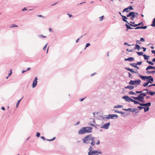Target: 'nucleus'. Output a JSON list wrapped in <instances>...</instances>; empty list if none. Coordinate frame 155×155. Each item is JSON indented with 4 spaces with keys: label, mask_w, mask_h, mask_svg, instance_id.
I'll use <instances>...</instances> for the list:
<instances>
[{
    "label": "nucleus",
    "mask_w": 155,
    "mask_h": 155,
    "mask_svg": "<svg viewBox=\"0 0 155 155\" xmlns=\"http://www.w3.org/2000/svg\"><path fill=\"white\" fill-rule=\"evenodd\" d=\"M94 137L91 136V134L87 136L84 138L82 140L83 143L86 144H91L92 146H94L95 144Z\"/></svg>",
    "instance_id": "f257e3e1"
},
{
    "label": "nucleus",
    "mask_w": 155,
    "mask_h": 155,
    "mask_svg": "<svg viewBox=\"0 0 155 155\" xmlns=\"http://www.w3.org/2000/svg\"><path fill=\"white\" fill-rule=\"evenodd\" d=\"M92 128L91 127H82L78 131L79 135L84 134L86 133H91L92 132Z\"/></svg>",
    "instance_id": "f03ea898"
},
{
    "label": "nucleus",
    "mask_w": 155,
    "mask_h": 155,
    "mask_svg": "<svg viewBox=\"0 0 155 155\" xmlns=\"http://www.w3.org/2000/svg\"><path fill=\"white\" fill-rule=\"evenodd\" d=\"M91 145L89 146L88 149L89 150L88 153V155H98L99 154H101L102 152L98 150H93V148Z\"/></svg>",
    "instance_id": "7ed1b4c3"
},
{
    "label": "nucleus",
    "mask_w": 155,
    "mask_h": 155,
    "mask_svg": "<svg viewBox=\"0 0 155 155\" xmlns=\"http://www.w3.org/2000/svg\"><path fill=\"white\" fill-rule=\"evenodd\" d=\"M101 117L103 120H105L106 119H117L118 117V116L117 114H109L107 116L105 115L104 116H102Z\"/></svg>",
    "instance_id": "20e7f679"
},
{
    "label": "nucleus",
    "mask_w": 155,
    "mask_h": 155,
    "mask_svg": "<svg viewBox=\"0 0 155 155\" xmlns=\"http://www.w3.org/2000/svg\"><path fill=\"white\" fill-rule=\"evenodd\" d=\"M141 83V81L140 79L136 80L134 81L130 80L129 82V84L131 85H138Z\"/></svg>",
    "instance_id": "39448f33"
},
{
    "label": "nucleus",
    "mask_w": 155,
    "mask_h": 155,
    "mask_svg": "<svg viewBox=\"0 0 155 155\" xmlns=\"http://www.w3.org/2000/svg\"><path fill=\"white\" fill-rule=\"evenodd\" d=\"M131 97L134 99L138 100L140 102H142L143 103L145 102L144 101V97L140 94L138 95V96L137 97L131 96Z\"/></svg>",
    "instance_id": "423d86ee"
},
{
    "label": "nucleus",
    "mask_w": 155,
    "mask_h": 155,
    "mask_svg": "<svg viewBox=\"0 0 155 155\" xmlns=\"http://www.w3.org/2000/svg\"><path fill=\"white\" fill-rule=\"evenodd\" d=\"M127 17H130V19L134 21L135 17V15L134 14V12H130L127 15Z\"/></svg>",
    "instance_id": "0eeeda50"
},
{
    "label": "nucleus",
    "mask_w": 155,
    "mask_h": 155,
    "mask_svg": "<svg viewBox=\"0 0 155 155\" xmlns=\"http://www.w3.org/2000/svg\"><path fill=\"white\" fill-rule=\"evenodd\" d=\"M122 98L124 99L126 101L128 102H132L133 100L127 96H124Z\"/></svg>",
    "instance_id": "6e6552de"
},
{
    "label": "nucleus",
    "mask_w": 155,
    "mask_h": 155,
    "mask_svg": "<svg viewBox=\"0 0 155 155\" xmlns=\"http://www.w3.org/2000/svg\"><path fill=\"white\" fill-rule=\"evenodd\" d=\"M110 125V123L108 122L107 123L104 124L101 128H104L105 129H107L109 128V126Z\"/></svg>",
    "instance_id": "1a4fd4ad"
},
{
    "label": "nucleus",
    "mask_w": 155,
    "mask_h": 155,
    "mask_svg": "<svg viewBox=\"0 0 155 155\" xmlns=\"http://www.w3.org/2000/svg\"><path fill=\"white\" fill-rule=\"evenodd\" d=\"M123 110L126 111H129L131 112H135V110H138L137 109H134V108H129L128 109H124L123 108Z\"/></svg>",
    "instance_id": "9d476101"
},
{
    "label": "nucleus",
    "mask_w": 155,
    "mask_h": 155,
    "mask_svg": "<svg viewBox=\"0 0 155 155\" xmlns=\"http://www.w3.org/2000/svg\"><path fill=\"white\" fill-rule=\"evenodd\" d=\"M121 16L122 17V20L123 21L127 22L128 24H129V23H128L127 20H126V19H127V16L123 15H121Z\"/></svg>",
    "instance_id": "9b49d317"
},
{
    "label": "nucleus",
    "mask_w": 155,
    "mask_h": 155,
    "mask_svg": "<svg viewBox=\"0 0 155 155\" xmlns=\"http://www.w3.org/2000/svg\"><path fill=\"white\" fill-rule=\"evenodd\" d=\"M124 60L125 61H134V57H129L127 58H125Z\"/></svg>",
    "instance_id": "f8f14e48"
},
{
    "label": "nucleus",
    "mask_w": 155,
    "mask_h": 155,
    "mask_svg": "<svg viewBox=\"0 0 155 155\" xmlns=\"http://www.w3.org/2000/svg\"><path fill=\"white\" fill-rule=\"evenodd\" d=\"M134 86L132 85H128L126 87H125L124 88L125 89H128L130 90H132L134 89Z\"/></svg>",
    "instance_id": "ddd939ff"
},
{
    "label": "nucleus",
    "mask_w": 155,
    "mask_h": 155,
    "mask_svg": "<svg viewBox=\"0 0 155 155\" xmlns=\"http://www.w3.org/2000/svg\"><path fill=\"white\" fill-rule=\"evenodd\" d=\"M41 138L44 140H46L48 141H52L54 140L55 139L56 137H54L52 139H45V138L43 136H41L40 137Z\"/></svg>",
    "instance_id": "4468645a"
},
{
    "label": "nucleus",
    "mask_w": 155,
    "mask_h": 155,
    "mask_svg": "<svg viewBox=\"0 0 155 155\" xmlns=\"http://www.w3.org/2000/svg\"><path fill=\"white\" fill-rule=\"evenodd\" d=\"M147 28V26H138V27H136V28H134V29H141V28L145 29Z\"/></svg>",
    "instance_id": "2eb2a0df"
},
{
    "label": "nucleus",
    "mask_w": 155,
    "mask_h": 155,
    "mask_svg": "<svg viewBox=\"0 0 155 155\" xmlns=\"http://www.w3.org/2000/svg\"><path fill=\"white\" fill-rule=\"evenodd\" d=\"M151 103L150 102H148L147 103H146L145 104H141V106H144V107H149L151 105Z\"/></svg>",
    "instance_id": "dca6fc26"
},
{
    "label": "nucleus",
    "mask_w": 155,
    "mask_h": 155,
    "mask_svg": "<svg viewBox=\"0 0 155 155\" xmlns=\"http://www.w3.org/2000/svg\"><path fill=\"white\" fill-rule=\"evenodd\" d=\"M134 48V49H137L138 51H139L140 50V49H141V48H140V45H137V44H136L135 45V47Z\"/></svg>",
    "instance_id": "f3484780"
},
{
    "label": "nucleus",
    "mask_w": 155,
    "mask_h": 155,
    "mask_svg": "<svg viewBox=\"0 0 155 155\" xmlns=\"http://www.w3.org/2000/svg\"><path fill=\"white\" fill-rule=\"evenodd\" d=\"M132 102H133L135 104H139L141 106V104H142V103H140L139 101L134 100H133Z\"/></svg>",
    "instance_id": "a211bd4d"
},
{
    "label": "nucleus",
    "mask_w": 155,
    "mask_h": 155,
    "mask_svg": "<svg viewBox=\"0 0 155 155\" xmlns=\"http://www.w3.org/2000/svg\"><path fill=\"white\" fill-rule=\"evenodd\" d=\"M125 26H126L127 29L126 30V31H127L128 29H134V28H133L132 27H131L130 25H128L127 24H126L125 25Z\"/></svg>",
    "instance_id": "6ab92c4d"
},
{
    "label": "nucleus",
    "mask_w": 155,
    "mask_h": 155,
    "mask_svg": "<svg viewBox=\"0 0 155 155\" xmlns=\"http://www.w3.org/2000/svg\"><path fill=\"white\" fill-rule=\"evenodd\" d=\"M139 77L140 78L144 80H145L146 79H147V76H143L141 75H139Z\"/></svg>",
    "instance_id": "aec40b11"
},
{
    "label": "nucleus",
    "mask_w": 155,
    "mask_h": 155,
    "mask_svg": "<svg viewBox=\"0 0 155 155\" xmlns=\"http://www.w3.org/2000/svg\"><path fill=\"white\" fill-rule=\"evenodd\" d=\"M37 81H34L32 84V87L33 88L37 86Z\"/></svg>",
    "instance_id": "412c9836"
},
{
    "label": "nucleus",
    "mask_w": 155,
    "mask_h": 155,
    "mask_svg": "<svg viewBox=\"0 0 155 155\" xmlns=\"http://www.w3.org/2000/svg\"><path fill=\"white\" fill-rule=\"evenodd\" d=\"M123 107V105L118 104V105H117L115 106L114 107V108H122Z\"/></svg>",
    "instance_id": "4be33fe9"
},
{
    "label": "nucleus",
    "mask_w": 155,
    "mask_h": 155,
    "mask_svg": "<svg viewBox=\"0 0 155 155\" xmlns=\"http://www.w3.org/2000/svg\"><path fill=\"white\" fill-rule=\"evenodd\" d=\"M151 26L152 27H155V18L153 19Z\"/></svg>",
    "instance_id": "5701e85b"
},
{
    "label": "nucleus",
    "mask_w": 155,
    "mask_h": 155,
    "mask_svg": "<svg viewBox=\"0 0 155 155\" xmlns=\"http://www.w3.org/2000/svg\"><path fill=\"white\" fill-rule=\"evenodd\" d=\"M143 56L144 59L145 60H147L149 59V58L150 57L149 56H147L146 54H143Z\"/></svg>",
    "instance_id": "b1692460"
},
{
    "label": "nucleus",
    "mask_w": 155,
    "mask_h": 155,
    "mask_svg": "<svg viewBox=\"0 0 155 155\" xmlns=\"http://www.w3.org/2000/svg\"><path fill=\"white\" fill-rule=\"evenodd\" d=\"M89 124L90 125L94 127L95 128H97V127L99 126L98 125H97V124L95 125L93 124H92L91 123H89Z\"/></svg>",
    "instance_id": "393cba45"
},
{
    "label": "nucleus",
    "mask_w": 155,
    "mask_h": 155,
    "mask_svg": "<svg viewBox=\"0 0 155 155\" xmlns=\"http://www.w3.org/2000/svg\"><path fill=\"white\" fill-rule=\"evenodd\" d=\"M23 97L21 99H20V100H19V101H17V102L16 105V108H17L18 107L19 104L20 103V101L23 98Z\"/></svg>",
    "instance_id": "a878e982"
},
{
    "label": "nucleus",
    "mask_w": 155,
    "mask_h": 155,
    "mask_svg": "<svg viewBox=\"0 0 155 155\" xmlns=\"http://www.w3.org/2000/svg\"><path fill=\"white\" fill-rule=\"evenodd\" d=\"M146 73L147 74H150V73H154L155 74V71H147L146 72Z\"/></svg>",
    "instance_id": "bb28decb"
},
{
    "label": "nucleus",
    "mask_w": 155,
    "mask_h": 155,
    "mask_svg": "<svg viewBox=\"0 0 155 155\" xmlns=\"http://www.w3.org/2000/svg\"><path fill=\"white\" fill-rule=\"evenodd\" d=\"M152 66L149 65L146 68V70L147 71L149 69H152Z\"/></svg>",
    "instance_id": "cd10ccee"
},
{
    "label": "nucleus",
    "mask_w": 155,
    "mask_h": 155,
    "mask_svg": "<svg viewBox=\"0 0 155 155\" xmlns=\"http://www.w3.org/2000/svg\"><path fill=\"white\" fill-rule=\"evenodd\" d=\"M129 11V10L128 9V8H127L124 9L122 11L123 12H128Z\"/></svg>",
    "instance_id": "c85d7f7f"
},
{
    "label": "nucleus",
    "mask_w": 155,
    "mask_h": 155,
    "mask_svg": "<svg viewBox=\"0 0 155 155\" xmlns=\"http://www.w3.org/2000/svg\"><path fill=\"white\" fill-rule=\"evenodd\" d=\"M149 94L150 95L152 96L155 94V92L150 91V90H149Z\"/></svg>",
    "instance_id": "c756f323"
},
{
    "label": "nucleus",
    "mask_w": 155,
    "mask_h": 155,
    "mask_svg": "<svg viewBox=\"0 0 155 155\" xmlns=\"http://www.w3.org/2000/svg\"><path fill=\"white\" fill-rule=\"evenodd\" d=\"M147 62L149 63L150 64H151L152 65H153L154 64V63L153 62H152L150 61H148V60L147 61Z\"/></svg>",
    "instance_id": "7c9ffc66"
},
{
    "label": "nucleus",
    "mask_w": 155,
    "mask_h": 155,
    "mask_svg": "<svg viewBox=\"0 0 155 155\" xmlns=\"http://www.w3.org/2000/svg\"><path fill=\"white\" fill-rule=\"evenodd\" d=\"M38 37L40 38H44L46 37V36H44L42 35H38Z\"/></svg>",
    "instance_id": "2f4dec72"
},
{
    "label": "nucleus",
    "mask_w": 155,
    "mask_h": 155,
    "mask_svg": "<svg viewBox=\"0 0 155 155\" xmlns=\"http://www.w3.org/2000/svg\"><path fill=\"white\" fill-rule=\"evenodd\" d=\"M143 109H144V112H146L147 111H149V108L148 107H144Z\"/></svg>",
    "instance_id": "473e14b6"
},
{
    "label": "nucleus",
    "mask_w": 155,
    "mask_h": 155,
    "mask_svg": "<svg viewBox=\"0 0 155 155\" xmlns=\"http://www.w3.org/2000/svg\"><path fill=\"white\" fill-rule=\"evenodd\" d=\"M129 94H133V95H136V94L132 91H130L129 92Z\"/></svg>",
    "instance_id": "72a5a7b5"
},
{
    "label": "nucleus",
    "mask_w": 155,
    "mask_h": 155,
    "mask_svg": "<svg viewBox=\"0 0 155 155\" xmlns=\"http://www.w3.org/2000/svg\"><path fill=\"white\" fill-rule=\"evenodd\" d=\"M137 53L139 56L143 54V52H137Z\"/></svg>",
    "instance_id": "f704fd0d"
},
{
    "label": "nucleus",
    "mask_w": 155,
    "mask_h": 155,
    "mask_svg": "<svg viewBox=\"0 0 155 155\" xmlns=\"http://www.w3.org/2000/svg\"><path fill=\"white\" fill-rule=\"evenodd\" d=\"M128 24L130 26H132V27H138L137 26L138 25H137V24L132 25V24H130V23H129V24Z\"/></svg>",
    "instance_id": "c9c22d12"
},
{
    "label": "nucleus",
    "mask_w": 155,
    "mask_h": 155,
    "mask_svg": "<svg viewBox=\"0 0 155 155\" xmlns=\"http://www.w3.org/2000/svg\"><path fill=\"white\" fill-rule=\"evenodd\" d=\"M129 74V77L130 78L132 79L133 78V77L131 73L130 72L128 73Z\"/></svg>",
    "instance_id": "e433bc0d"
},
{
    "label": "nucleus",
    "mask_w": 155,
    "mask_h": 155,
    "mask_svg": "<svg viewBox=\"0 0 155 155\" xmlns=\"http://www.w3.org/2000/svg\"><path fill=\"white\" fill-rule=\"evenodd\" d=\"M148 84V82H147L146 83H144V84H143V86L144 87H145L147 86Z\"/></svg>",
    "instance_id": "4c0bfd02"
},
{
    "label": "nucleus",
    "mask_w": 155,
    "mask_h": 155,
    "mask_svg": "<svg viewBox=\"0 0 155 155\" xmlns=\"http://www.w3.org/2000/svg\"><path fill=\"white\" fill-rule=\"evenodd\" d=\"M140 94L144 98V97L146 96V94H145L144 93H143L141 94Z\"/></svg>",
    "instance_id": "58836bf2"
},
{
    "label": "nucleus",
    "mask_w": 155,
    "mask_h": 155,
    "mask_svg": "<svg viewBox=\"0 0 155 155\" xmlns=\"http://www.w3.org/2000/svg\"><path fill=\"white\" fill-rule=\"evenodd\" d=\"M130 65L134 67V66H136L137 65H136V63H130Z\"/></svg>",
    "instance_id": "ea45409f"
},
{
    "label": "nucleus",
    "mask_w": 155,
    "mask_h": 155,
    "mask_svg": "<svg viewBox=\"0 0 155 155\" xmlns=\"http://www.w3.org/2000/svg\"><path fill=\"white\" fill-rule=\"evenodd\" d=\"M142 63V61H140V62H137L136 63V65H141Z\"/></svg>",
    "instance_id": "a19ab883"
},
{
    "label": "nucleus",
    "mask_w": 155,
    "mask_h": 155,
    "mask_svg": "<svg viewBox=\"0 0 155 155\" xmlns=\"http://www.w3.org/2000/svg\"><path fill=\"white\" fill-rule=\"evenodd\" d=\"M134 14H135V17L137 18L139 16V14L138 13L134 12Z\"/></svg>",
    "instance_id": "79ce46f5"
},
{
    "label": "nucleus",
    "mask_w": 155,
    "mask_h": 155,
    "mask_svg": "<svg viewBox=\"0 0 155 155\" xmlns=\"http://www.w3.org/2000/svg\"><path fill=\"white\" fill-rule=\"evenodd\" d=\"M128 9L129 10V11L130 10H132L133 9V8L132 7V6H130L129 7H128Z\"/></svg>",
    "instance_id": "37998d69"
},
{
    "label": "nucleus",
    "mask_w": 155,
    "mask_h": 155,
    "mask_svg": "<svg viewBox=\"0 0 155 155\" xmlns=\"http://www.w3.org/2000/svg\"><path fill=\"white\" fill-rule=\"evenodd\" d=\"M143 91H136V92L137 94H141L142 93V92Z\"/></svg>",
    "instance_id": "c03bdc74"
},
{
    "label": "nucleus",
    "mask_w": 155,
    "mask_h": 155,
    "mask_svg": "<svg viewBox=\"0 0 155 155\" xmlns=\"http://www.w3.org/2000/svg\"><path fill=\"white\" fill-rule=\"evenodd\" d=\"M104 17V16L103 15L100 17L99 18V20H100V21H102Z\"/></svg>",
    "instance_id": "a18cd8bd"
},
{
    "label": "nucleus",
    "mask_w": 155,
    "mask_h": 155,
    "mask_svg": "<svg viewBox=\"0 0 155 155\" xmlns=\"http://www.w3.org/2000/svg\"><path fill=\"white\" fill-rule=\"evenodd\" d=\"M140 41H141L140 40H137L136 41V42L137 43H138V44H141V42Z\"/></svg>",
    "instance_id": "49530a36"
},
{
    "label": "nucleus",
    "mask_w": 155,
    "mask_h": 155,
    "mask_svg": "<svg viewBox=\"0 0 155 155\" xmlns=\"http://www.w3.org/2000/svg\"><path fill=\"white\" fill-rule=\"evenodd\" d=\"M18 26L15 24H13L10 27V28H13L17 27Z\"/></svg>",
    "instance_id": "de8ad7c7"
},
{
    "label": "nucleus",
    "mask_w": 155,
    "mask_h": 155,
    "mask_svg": "<svg viewBox=\"0 0 155 155\" xmlns=\"http://www.w3.org/2000/svg\"><path fill=\"white\" fill-rule=\"evenodd\" d=\"M90 45V44L89 43H87L86 45L85 48H84V49H85L86 48L88 47Z\"/></svg>",
    "instance_id": "09e8293b"
},
{
    "label": "nucleus",
    "mask_w": 155,
    "mask_h": 155,
    "mask_svg": "<svg viewBox=\"0 0 155 155\" xmlns=\"http://www.w3.org/2000/svg\"><path fill=\"white\" fill-rule=\"evenodd\" d=\"M40 135V134L39 132H37L36 134V136L38 137H39Z\"/></svg>",
    "instance_id": "8fccbe9b"
},
{
    "label": "nucleus",
    "mask_w": 155,
    "mask_h": 155,
    "mask_svg": "<svg viewBox=\"0 0 155 155\" xmlns=\"http://www.w3.org/2000/svg\"><path fill=\"white\" fill-rule=\"evenodd\" d=\"M130 71L131 72V73H137L136 72V71H134L132 69H130Z\"/></svg>",
    "instance_id": "3c124183"
},
{
    "label": "nucleus",
    "mask_w": 155,
    "mask_h": 155,
    "mask_svg": "<svg viewBox=\"0 0 155 155\" xmlns=\"http://www.w3.org/2000/svg\"><path fill=\"white\" fill-rule=\"evenodd\" d=\"M127 51L129 52H132L133 51V50L132 49L129 50L127 49Z\"/></svg>",
    "instance_id": "603ef678"
},
{
    "label": "nucleus",
    "mask_w": 155,
    "mask_h": 155,
    "mask_svg": "<svg viewBox=\"0 0 155 155\" xmlns=\"http://www.w3.org/2000/svg\"><path fill=\"white\" fill-rule=\"evenodd\" d=\"M47 44H48V43H47L45 46L44 47V48H43V49L44 51H45L46 49V48H47Z\"/></svg>",
    "instance_id": "864d4df0"
},
{
    "label": "nucleus",
    "mask_w": 155,
    "mask_h": 155,
    "mask_svg": "<svg viewBox=\"0 0 155 155\" xmlns=\"http://www.w3.org/2000/svg\"><path fill=\"white\" fill-rule=\"evenodd\" d=\"M124 45H127L128 46H132V45H129V44L128 43H127L126 42H125L124 43Z\"/></svg>",
    "instance_id": "5fc2aeb1"
},
{
    "label": "nucleus",
    "mask_w": 155,
    "mask_h": 155,
    "mask_svg": "<svg viewBox=\"0 0 155 155\" xmlns=\"http://www.w3.org/2000/svg\"><path fill=\"white\" fill-rule=\"evenodd\" d=\"M137 108L139 109L140 110H141L142 109H143L144 107H141V106H138L137 107Z\"/></svg>",
    "instance_id": "6e6d98bb"
},
{
    "label": "nucleus",
    "mask_w": 155,
    "mask_h": 155,
    "mask_svg": "<svg viewBox=\"0 0 155 155\" xmlns=\"http://www.w3.org/2000/svg\"><path fill=\"white\" fill-rule=\"evenodd\" d=\"M12 74V69H11L10 70V72L8 74V76H9V77Z\"/></svg>",
    "instance_id": "4d7b16f0"
},
{
    "label": "nucleus",
    "mask_w": 155,
    "mask_h": 155,
    "mask_svg": "<svg viewBox=\"0 0 155 155\" xmlns=\"http://www.w3.org/2000/svg\"><path fill=\"white\" fill-rule=\"evenodd\" d=\"M140 41H141L143 42L145 41V39L143 38H140Z\"/></svg>",
    "instance_id": "13d9d810"
},
{
    "label": "nucleus",
    "mask_w": 155,
    "mask_h": 155,
    "mask_svg": "<svg viewBox=\"0 0 155 155\" xmlns=\"http://www.w3.org/2000/svg\"><path fill=\"white\" fill-rule=\"evenodd\" d=\"M49 31L51 32H54V31L53 30V29L51 28H49Z\"/></svg>",
    "instance_id": "bf43d9fd"
},
{
    "label": "nucleus",
    "mask_w": 155,
    "mask_h": 155,
    "mask_svg": "<svg viewBox=\"0 0 155 155\" xmlns=\"http://www.w3.org/2000/svg\"><path fill=\"white\" fill-rule=\"evenodd\" d=\"M112 110L113 111H114V112H115V113H119V111H118V110H115L114 109H113V110Z\"/></svg>",
    "instance_id": "052dcab7"
},
{
    "label": "nucleus",
    "mask_w": 155,
    "mask_h": 155,
    "mask_svg": "<svg viewBox=\"0 0 155 155\" xmlns=\"http://www.w3.org/2000/svg\"><path fill=\"white\" fill-rule=\"evenodd\" d=\"M125 69L126 70H127V71H130V68H127V67H125Z\"/></svg>",
    "instance_id": "680f3d73"
},
{
    "label": "nucleus",
    "mask_w": 155,
    "mask_h": 155,
    "mask_svg": "<svg viewBox=\"0 0 155 155\" xmlns=\"http://www.w3.org/2000/svg\"><path fill=\"white\" fill-rule=\"evenodd\" d=\"M100 144V141L99 140H98L97 142L96 143L97 145H99Z\"/></svg>",
    "instance_id": "e2e57ef3"
},
{
    "label": "nucleus",
    "mask_w": 155,
    "mask_h": 155,
    "mask_svg": "<svg viewBox=\"0 0 155 155\" xmlns=\"http://www.w3.org/2000/svg\"><path fill=\"white\" fill-rule=\"evenodd\" d=\"M149 80L150 81H151L152 82H153V78H150V79H149Z\"/></svg>",
    "instance_id": "0e129e2a"
},
{
    "label": "nucleus",
    "mask_w": 155,
    "mask_h": 155,
    "mask_svg": "<svg viewBox=\"0 0 155 155\" xmlns=\"http://www.w3.org/2000/svg\"><path fill=\"white\" fill-rule=\"evenodd\" d=\"M142 48L143 49V51L145 52L146 50V48L144 47H142Z\"/></svg>",
    "instance_id": "69168bd1"
},
{
    "label": "nucleus",
    "mask_w": 155,
    "mask_h": 155,
    "mask_svg": "<svg viewBox=\"0 0 155 155\" xmlns=\"http://www.w3.org/2000/svg\"><path fill=\"white\" fill-rule=\"evenodd\" d=\"M27 8H24L22 10L23 11H25V10H27Z\"/></svg>",
    "instance_id": "338daca9"
},
{
    "label": "nucleus",
    "mask_w": 155,
    "mask_h": 155,
    "mask_svg": "<svg viewBox=\"0 0 155 155\" xmlns=\"http://www.w3.org/2000/svg\"><path fill=\"white\" fill-rule=\"evenodd\" d=\"M96 74V73H93L92 74H91V77H92L94 75Z\"/></svg>",
    "instance_id": "774afa93"
}]
</instances>
